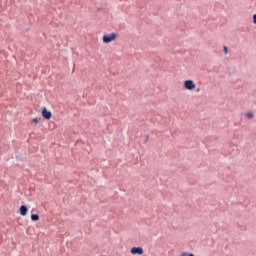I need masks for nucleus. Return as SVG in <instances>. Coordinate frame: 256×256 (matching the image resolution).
Masks as SVG:
<instances>
[{
  "instance_id": "7",
  "label": "nucleus",
  "mask_w": 256,
  "mask_h": 256,
  "mask_svg": "<svg viewBox=\"0 0 256 256\" xmlns=\"http://www.w3.org/2000/svg\"><path fill=\"white\" fill-rule=\"evenodd\" d=\"M31 220L32 221H39V216L37 214H32L31 215Z\"/></svg>"
},
{
  "instance_id": "1",
  "label": "nucleus",
  "mask_w": 256,
  "mask_h": 256,
  "mask_svg": "<svg viewBox=\"0 0 256 256\" xmlns=\"http://www.w3.org/2000/svg\"><path fill=\"white\" fill-rule=\"evenodd\" d=\"M119 37L118 33H110V34H105L102 38L103 43H113V41H116L117 38Z\"/></svg>"
},
{
  "instance_id": "5",
  "label": "nucleus",
  "mask_w": 256,
  "mask_h": 256,
  "mask_svg": "<svg viewBox=\"0 0 256 256\" xmlns=\"http://www.w3.org/2000/svg\"><path fill=\"white\" fill-rule=\"evenodd\" d=\"M20 211V215H22V217H25V215H27L29 208H27V206L22 205L19 209Z\"/></svg>"
},
{
  "instance_id": "8",
  "label": "nucleus",
  "mask_w": 256,
  "mask_h": 256,
  "mask_svg": "<svg viewBox=\"0 0 256 256\" xmlns=\"http://www.w3.org/2000/svg\"><path fill=\"white\" fill-rule=\"evenodd\" d=\"M246 117H247V119H253V117H255V114H253V112H248L246 114Z\"/></svg>"
},
{
  "instance_id": "6",
  "label": "nucleus",
  "mask_w": 256,
  "mask_h": 256,
  "mask_svg": "<svg viewBox=\"0 0 256 256\" xmlns=\"http://www.w3.org/2000/svg\"><path fill=\"white\" fill-rule=\"evenodd\" d=\"M39 121H41V118H33V119L31 120V124H32V125H37V123H39Z\"/></svg>"
},
{
  "instance_id": "4",
  "label": "nucleus",
  "mask_w": 256,
  "mask_h": 256,
  "mask_svg": "<svg viewBox=\"0 0 256 256\" xmlns=\"http://www.w3.org/2000/svg\"><path fill=\"white\" fill-rule=\"evenodd\" d=\"M52 113H51V111H48L47 110V108H43L42 109V117L44 118V119H51V117H52Z\"/></svg>"
},
{
  "instance_id": "3",
  "label": "nucleus",
  "mask_w": 256,
  "mask_h": 256,
  "mask_svg": "<svg viewBox=\"0 0 256 256\" xmlns=\"http://www.w3.org/2000/svg\"><path fill=\"white\" fill-rule=\"evenodd\" d=\"M130 253L132 255H143L144 250L141 247H133L131 248Z\"/></svg>"
},
{
  "instance_id": "2",
  "label": "nucleus",
  "mask_w": 256,
  "mask_h": 256,
  "mask_svg": "<svg viewBox=\"0 0 256 256\" xmlns=\"http://www.w3.org/2000/svg\"><path fill=\"white\" fill-rule=\"evenodd\" d=\"M195 87H197L195 85V82L193 80H185L184 81V89H186V91H193V89H195Z\"/></svg>"
},
{
  "instance_id": "9",
  "label": "nucleus",
  "mask_w": 256,
  "mask_h": 256,
  "mask_svg": "<svg viewBox=\"0 0 256 256\" xmlns=\"http://www.w3.org/2000/svg\"><path fill=\"white\" fill-rule=\"evenodd\" d=\"M229 53V50L227 49V46H224V54L227 55Z\"/></svg>"
},
{
  "instance_id": "10",
  "label": "nucleus",
  "mask_w": 256,
  "mask_h": 256,
  "mask_svg": "<svg viewBox=\"0 0 256 256\" xmlns=\"http://www.w3.org/2000/svg\"><path fill=\"white\" fill-rule=\"evenodd\" d=\"M253 23L256 25V14L253 15Z\"/></svg>"
}]
</instances>
